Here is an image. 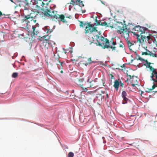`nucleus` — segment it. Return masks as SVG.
Here are the masks:
<instances>
[{"mask_svg": "<svg viewBox=\"0 0 157 157\" xmlns=\"http://www.w3.org/2000/svg\"><path fill=\"white\" fill-rule=\"evenodd\" d=\"M42 10L44 16L51 18L52 21L67 23L68 21L65 18H71L70 16L65 17L63 14H59L57 11L53 10L50 7L49 8L46 7L45 8H43Z\"/></svg>", "mask_w": 157, "mask_h": 157, "instance_id": "1", "label": "nucleus"}, {"mask_svg": "<svg viewBox=\"0 0 157 157\" xmlns=\"http://www.w3.org/2000/svg\"><path fill=\"white\" fill-rule=\"evenodd\" d=\"M95 39L93 37V41L91 43L96 44L97 45H98L104 48H110L112 51H115L116 47L115 46L116 44V41L114 42L112 39L110 41L107 38H105L102 36L96 35L94 36Z\"/></svg>", "mask_w": 157, "mask_h": 157, "instance_id": "2", "label": "nucleus"}, {"mask_svg": "<svg viewBox=\"0 0 157 157\" xmlns=\"http://www.w3.org/2000/svg\"><path fill=\"white\" fill-rule=\"evenodd\" d=\"M123 23L121 22H116L115 24V28L117 30V32L119 33L120 34L125 33L126 36H128V33L130 32V29L127 28L125 21H123Z\"/></svg>", "mask_w": 157, "mask_h": 157, "instance_id": "3", "label": "nucleus"}, {"mask_svg": "<svg viewBox=\"0 0 157 157\" xmlns=\"http://www.w3.org/2000/svg\"><path fill=\"white\" fill-rule=\"evenodd\" d=\"M16 18L17 20H15V23L19 24L21 28L29 29L28 25V23L29 22V20H27L25 17L20 15H17Z\"/></svg>", "mask_w": 157, "mask_h": 157, "instance_id": "4", "label": "nucleus"}, {"mask_svg": "<svg viewBox=\"0 0 157 157\" xmlns=\"http://www.w3.org/2000/svg\"><path fill=\"white\" fill-rule=\"evenodd\" d=\"M80 27L85 28V30L86 33H91L94 32H97L98 30H97V28L93 27L90 23H86V22L80 21L79 25Z\"/></svg>", "mask_w": 157, "mask_h": 157, "instance_id": "5", "label": "nucleus"}, {"mask_svg": "<svg viewBox=\"0 0 157 157\" xmlns=\"http://www.w3.org/2000/svg\"><path fill=\"white\" fill-rule=\"evenodd\" d=\"M145 28L143 27H141L139 25L135 26L134 28L132 29V33L137 36V42H138V38H141V36H143V34H145Z\"/></svg>", "mask_w": 157, "mask_h": 157, "instance_id": "6", "label": "nucleus"}, {"mask_svg": "<svg viewBox=\"0 0 157 157\" xmlns=\"http://www.w3.org/2000/svg\"><path fill=\"white\" fill-rule=\"evenodd\" d=\"M138 59L141 61L143 60L145 61L146 63L147 64V66H146V67L147 68H149L150 69V71L152 72L151 74V75L150 76L151 78L153 77H155V75L157 74V71H156L155 69L154 68L150 65L151 63L149 62L146 59L144 60L140 57Z\"/></svg>", "mask_w": 157, "mask_h": 157, "instance_id": "7", "label": "nucleus"}, {"mask_svg": "<svg viewBox=\"0 0 157 157\" xmlns=\"http://www.w3.org/2000/svg\"><path fill=\"white\" fill-rule=\"evenodd\" d=\"M23 15L27 20L29 19L33 18V15L35 14L34 12H33L30 8L23 10Z\"/></svg>", "mask_w": 157, "mask_h": 157, "instance_id": "8", "label": "nucleus"}, {"mask_svg": "<svg viewBox=\"0 0 157 157\" xmlns=\"http://www.w3.org/2000/svg\"><path fill=\"white\" fill-rule=\"evenodd\" d=\"M152 40V37L150 36H146L145 35L141 36V38H138V42L140 43H142L145 41L148 42L149 44L151 43V41Z\"/></svg>", "mask_w": 157, "mask_h": 157, "instance_id": "9", "label": "nucleus"}, {"mask_svg": "<svg viewBox=\"0 0 157 157\" xmlns=\"http://www.w3.org/2000/svg\"><path fill=\"white\" fill-rule=\"evenodd\" d=\"M86 83L89 84V86H87V88H92L95 89L98 87V86L97 85L94 80H90L89 77Z\"/></svg>", "mask_w": 157, "mask_h": 157, "instance_id": "10", "label": "nucleus"}, {"mask_svg": "<svg viewBox=\"0 0 157 157\" xmlns=\"http://www.w3.org/2000/svg\"><path fill=\"white\" fill-rule=\"evenodd\" d=\"M29 0H24L21 3L18 4L20 7L24 6V9H29L30 8V4L29 2Z\"/></svg>", "mask_w": 157, "mask_h": 157, "instance_id": "11", "label": "nucleus"}, {"mask_svg": "<svg viewBox=\"0 0 157 157\" xmlns=\"http://www.w3.org/2000/svg\"><path fill=\"white\" fill-rule=\"evenodd\" d=\"M70 4L73 6L78 5L80 7L84 6L83 2L81 0H71Z\"/></svg>", "mask_w": 157, "mask_h": 157, "instance_id": "12", "label": "nucleus"}, {"mask_svg": "<svg viewBox=\"0 0 157 157\" xmlns=\"http://www.w3.org/2000/svg\"><path fill=\"white\" fill-rule=\"evenodd\" d=\"M82 62L83 64L87 66L91 64L93 62L92 61L91 57L88 58L86 57H83Z\"/></svg>", "mask_w": 157, "mask_h": 157, "instance_id": "13", "label": "nucleus"}, {"mask_svg": "<svg viewBox=\"0 0 157 157\" xmlns=\"http://www.w3.org/2000/svg\"><path fill=\"white\" fill-rule=\"evenodd\" d=\"M97 18V17H96L94 23L92 25L93 27H94V26H97L98 25L104 26L107 25V23L106 22L104 21L102 22L101 21H98Z\"/></svg>", "mask_w": 157, "mask_h": 157, "instance_id": "14", "label": "nucleus"}, {"mask_svg": "<svg viewBox=\"0 0 157 157\" xmlns=\"http://www.w3.org/2000/svg\"><path fill=\"white\" fill-rule=\"evenodd\" d=\"M127 96V94L126 92L124 91H123L121 93V96L123 99V101L122 102L123 104L127 103V101L129 100V99L126 97Z\"/></svg>", "mask_w": 157, "mask_h": 157, "instance_id": "15", "label": "nucleus"}, {"mask_svg": "<svg viewBox=\"0 0 157 157\" xmlns=\"http://www.w3.org/2000/svg\"><path fill=\"white\" fill-rule=\"evenodd\" d=\"M41 44V46H43V48H45L48 49L50 46H51V41L46 42L43 41Z\"/></svg>", "mask_w": 157, "mask_h": 157, "instance_id": "16", "label": "nucleus"}, {"mask_svg": "<svg viewBox=\"0 0 157 157\" xmlns=\"http://www.w3.org/2000/svg\"><path fill=\"white\" fill-rule=\"evenodd\" d=\"M116 23L115 20H112L110 21L109 23H107V25H105L106 27H110L112 28H115V24Z\"/></svg>", "mask_w": 157, "mask_h": 157, "instance_id": "17", "label": "nucleus"}, {"mask_svg": "<svg viewBox=\"0 0 157 157\" xmlns=\"http://www.w3.org/2000/svg\"><path fill=\"white\" fill-rule=\"evenodd\" d=\"M130 77V80L131 82H133L134 83H138V78L137 77H135L133 76H131V75H128Z\"/></svg>", "mask_w": 157, "mask_h": 157, "instance_id": "18", "label": "nucleus"}, {"mask_svg": "<svg viewBox=\"0 0 157 157\" xmlns=\"http://www.w3.org/2000/svg\"><path fill=\"white\" fill-rule=\"evenodd\" d=\"M52 56V61L55 64H56L57 65L61 63L60 61L59 60L58 58H56L54 57L55 56V53L53 52Z\"/></svg>", "mask_w": 157, "mask_h": 157, "instance_id": "19", "label": "nucleus"}, {"mask_svg": "<svg viewBox=\"0 0 157 157\" xmlns=\"http://www.w3.org/2000/svg\"><path fill=\"white\" fill-rule=\"evenodd\" d=\"M120 82L117 80H116L114 82L113 86L114 87L116 90H118Z\"/></svg>", "mask_w": 157, "mask_h": 157, "instance_id": "20", "label": "nucleus"}, {"mask_svg": "<svg viewBox=\"0 0 157 157\" xmlns=\"http://www.w3.org/2000/svg\"><path fill=\"white\" fill-rule=\"evenodd\" d=\"M144 48H145V50L146 51V52H147L148 53H149L151 55H150V56H153V57H156V54H154L152 52H151L149 50L147 49V46H146V47H145Z\"/></svg>", "mask_w": 157, "mask_h": 157, "instance_id": "21", "label": "nucleus"}, {"mask_svg": "<svg viewBox=\"0 0 157 157\" xmlns=\"http://www.w3.org/2000/svg\"><path fill=\"white\" fill-rule=\"evenodd\" d=\"M50 38V36L48 35H45L44 36H43L42 38L43 40V41L48 42L50 41L49 40Z\"/></svg>", "mask_w": 157, "mask_h": 157, "instance_id": "22", "label": "nucleus"}, {"mask_svg": "<svg viewBox=\"0 0 157 157\" xmlns=\"http://www.w3.org/2000/svg\"><path fill=\"white\" fill-rule=\"evenodd\" d=\"M36 28V27L35 26H33L32 27V29H33V36L35 35H37L39 33L38 31H35V29Z\"/></svg>", "mask_w": 157, "mask_h": 157, "instance_id": "23", "label": "nucleus"}, {"mask_svg": "<svg viewBox=\"0 0 157 157\" xmlns=\"http://www.w3.org/2000/svg\"><path fill=\"white\" fill-rule=\"evenodd\" d=\"M44 31L47 33H51L53 31V30L52 29H50L49 28H48L47 27H45L44 28Z\"/></svg>", "mask_w": 157, "mask_h": 157, "instance_id": "24", "label": "nucleus"}, {"mask_svg": "<svg viewBox=\"0 0 157 157\" xmlns=\"http://www.w3.org/2000/svg\"><path fill=\"white\" fill-rule=\"evenodd\" d=\"M36 18L37 17L36 16L35 14H34L33 15V18H31V19H29V22H30V21H33L34 23H36Z\"/></svg>", "mask_w": 157, "mask_h": 157, "instance_id": "25", "label": "nucleus"}, {"mask_svg": "<svg viewBox=\"0 0 157 157\" xmlns=\"http://www.w3.org/2000/svg\"><path fill=\"white\" fill-rule=\"evenodd\" d=\"M83 78L80 79L78 80H77L76 82V83L77 85L80 86L79 84H82V82L83 81Z\"/></svg>", "mask_w": 157, "mask_h": 157, "instance_id": "26", "label": "nucleus"}, {"mask_svg": "<svg viewBox=\"0 0 157 157\" xmlns=\"http://www.w3.org/2000/svg\"><path fill=\"white\" fill-rule=\"evenodd\" d=\"M79 85H80V86L82 88V91L86 92L88 90L87 88H87L86 87H84L83 84L81 85V84H79Z\"/></svg>", "mask_w": 157, "mask_h": 157, "instance_id": "27", "label": "nucleus"}, {"mask_svg": "<svg viewBox=\"0 0 157 157\" xmlns=\"http://www.w3.org/2000/svg\"><path fill=\"white\" fill-rule=\"evenodd\" d=\"M120 43L119 44V47L120 48H123L124 47V45L123 43L122 42L121 40L119 39Z\"/></svg>", "mask_w": 157, "mask_h": 157, "instance_id": "28", "label": "nucleus"}, {"mask_svg": "<svg viewBox=\"0 0 157 157\" xmlns=\"http://www.w3.org/2000/svg\"><path fill=\"white\" fill-rule=\"evenodd\" d=\"M64 63L63 62H61L59 64V65H58V67L59 69H63V65H64Z\"/></svg>", "mask_w": 157, "mask_h": 157, "instance_id": "29", "label": "nucleus"}, {"mask_svg": "<svg viewBox=\"0 0 157 157\" xmlns=\"http://www.w3.org/2000/svg\"><path fill=\"white\" fill-rule=\"evenodd\" d=\"M18 73H17L14 72L12 74V77L13 78H16L18 76Z\"/></svg>", "mask_w": 157, "mask_h": 157, "instance_id": "30", "label": "nucleus"}, {"mask_svg": "<svg viewBox=\"0 0 157 157\" xmlns=\"http://www.w3.org/2000/svg\"><path fill=\"white\" fill-rule=\"evenodd\" d=\"M155 79L154 78V77H153L150 80L151 81L153 80L154 82H157V74L155 75Z\"/></svg>", "mask_w": 157, "mask_h": 157, "instance_id": "31", "label": "nucleus"}, {"mask_svg": "<svg viewBox=\"0 0 157 157\" xmlns=\"http://www.w3.org/2000/svg\"><path fill=\"white\" fill-rule=\"evenodd\" d=\"M68 157H73L74 154L72 152H70L68 153Z\"/></svg>", "mask_w": 157, "mask_h": 157, "instance_id": "32", "label": "nucleus"}, {"mask_svg": "<svg viewBox=\"0 0 157 157\" xmlns=\"http://www.w3.org/2000/svg\"><path fill=\"white\" fill-rule=\"evenodd\" d=\"M17 1H16L15 0H10V1L12 2L15 3V4H17V2H19V0H17Z\"/></svg>", "mask_w": 157, "mask_h": 157, "instance_id": "33", "label": "nucleus"}, {"mask_svg": "<svg viewBox=\"0 0 157 157\" xmlns=\"http://www.w3.org/2000/svg\"><path fill=\"white\" fill-rule=\"evenodd\" d=\"M142 55H151L149 53H147V52H142Z\"/></svg>", "mask_w": 157, "mask_h": 157, "instance_id": "34", "label": "nucleus"}, {"mask_svg": "<svg viewBox=\"0 0 157 157\" xmlns=\"http://www.w3.org/2000/svg\"><path fill=\"white\" fill-rule=\"evenodd\" d=\"M156 86V85L155 84L154 82H153V85L152 86L151 88L150 89V90H152L154 89Z\"/></svg>", "mask_w": 157, "mask_h": 157, "instance_id": "35", "label": "nucleus"}, {"mask_svg": "<svg viewBox=\"0 0 157 157\" xmlns=\"http://www.w3.org/2000/svg\"><path fill=\"white\" fill-rule=\"evenodd\" d=\"M109 76L110 78H111V79H114V78L113 75L111 74H109Z\"/></svg>", "mask_w": 157, "mask_h": 157, "instance_id": "36", "label": "nucleus"}, {"mask_svg": "<svg viewBox=\"0 0 157 157\" xmlns=\"http://www.w3.org/2000/svg\"><path fill=\"white\" fill-rule=\"evenodd\" d=\"M127 43L129 46H131V45H132V43H131L129 41H127Z\"/></svg>", "mask_w": 157, "mask_h": 157, "instance_id": "37", "label": "nucleus"}, {"mask_svg": "<svg viewBox=\"0 0 157 157\" xmlns=\"http://www.w3.org/2000/svg\"><path fill=\"white\" fill-rule=\"evenodd\" d=\"M132 83V86L134 87L136 85H137L138 84L136 83H134L133 82H131Z\"/></svg>", "mask_w": 157, "mask_h": 157, "instance_id": "38", "label": "nucleus"}, {"mask_svg": "<svg viewBox=\"0 0 157 157\" xmlns=\"http://www.w3.org/2000/svg\"><path fill=\"white\" fill-rule=\"evenodd\" d=\"M94 92L92 91H88L87 92V94H94Z\"/></svg>", "mask_w": 157, "mask_h": 157, "instance_id": "39", "label": "nucleus"}, {"mask_svg": "<svg viewBox=\"0 0 157 157\" xmlns=\"http://www.w3.org/2000/svg\"><path fill=\"white\" fill-rule=\"evenodd\" d=\"M16 17H12V18L13 20V21H14V22L15 20H17V18H16Z\"/></svg>", "mask_w": 157, "mask_h": 157, "instance_id": "40", "label": "nucleus"}, {"mask_svg": "<svg viewBox=\"0 0 157 157\" xmlns=\"http://www.w3.org/2000/svg\"><path fill=\"white\" fill-rule=\"evenodd\" d=\"M147 90H146L145 91L147 93H149L152 90H150V89H147Z\"/></svg>", "mask_w": 157, "mask_h": 157, "instance_id": "41", "label": "nucleus"}, {"mask_svg": "<svg viewBox=\"0 0 157 157\" xmlns=\"http://www.w3.org/2000/svg\"><path fill=\"white\" fill-rule=\"evenodd\" d=\"M154 125L157 127V121L154 122Z\"/></svg>", "mask_w": 157, "mask_h": 157, "instance_id": "42", "label": "nucleus"}, {"mask_svg": "<svg viewBox=\"0 0 157 157\" xmlns=\"http://www.w3.org/2000/svg\"><path fill=\"white\" fill-rule=\"evenodd\" d=\"M120 83H121L120 86H121L123 87V85H124V84L123 83H122L121 81H120Z\"/></svg>", "mask_w": 157, "mask_h": 157, "instance_id": "43", "label": "nucleus"}, {"mask_svg": "<svg viewBox=\"0 0 157 157\" xmlns=\"http://www.w3.org/2000/svg\"><path fill=\"white\" fill-rule=\"evenodd\" d=\"M155 119L156 121H157V114H156V116L155 117Z\"/></svg>", "mask_w": 157, "mask_h": 157, "instance_id": "44", "label": "nucleus"}, {"mask_svg": "<svg viewBox=\"0 0 157 157\" xmlns=\"http://www.w3.org/2000/svg\"><path fill=\"white\" fill-rule=\"evenodd\" d=\"M2 15V12L0 11V16H1Z\"/></svg>", "mask_w": 157, "mask_h": 157, "instance_id": "45", "label": "nucleus"}, {"mask_svg": "<svg viewBox=\"0 0 157 157\" xmlns=\"http://www.w3.org/2000/svg\"><path fill=\"white\" fill-rule=\"evenodd\" d=\"M86 87H87V86H89V84H87L86 83Z\"/></svg>", "mask_w": 157, "mask_h": 157, "instance_id": "46", "label": "nucleus"}, {"mask_svg": "<svg viewBox=\"0 0 157 157\" xmlns=\"http://www.w3.org/2000/svg\"><path fill=\"white\" fill-rule=\"evenodd\" d=\"M60 72L61 73H63V71L62 70Z\"/></svg>", "mask_w": 157, "mask_h": 157, "instance_id": "47", "label": "nucleus"}, {"mask_svg": "<svg viewBox=\"0 0 157 157\" xmlns=\"http://www.w3.org/2000/svg\"><path fill=\"white\" fill-rule=\"evenodd\" d=\"M106 96H107V98H109V96H108V94H106Z\"/></svg>", "mask_w": 157, "mask_h": 157, "instance_id": "48", "label": "nucleus"}, {"mask_svg": "<svg viewBox=\"0 0 157 157\" xmlns=\"http://www.w3.org/2000/svg\"><path fill=\"white\" fill-rule=\"evenodd\" d=\"M42 4L44 5H43V6H44V5H45V4H44V3H43V2H42Z\"/></svg>", "mask_w": 157, "mask_h": 157, "instance_id": "49", "label": "nucleus"}, {"mask_svg": "<svg viewBox=\"0 0 157 157\" xmlns=\"http://www.w3.org/2000/svg\"><path fill=\"white\" fill-rule=\"evenodd\" d=\"M124 67V64H123L122 66H121V67Z\"/></svg>", "mask_w": 157, "mask_h": 157, "instance_id": "50", "label": "nucleus"}, {"mask_svg": "<svg viewBox=\"0 0 157 157\" xmlns=\"http://www.w3.org/2000/svg\"><path fill=\"white\" fill-rule=\"evenodd\" d=\"M57 47L56 48V50H57Z\"/></svg>", "mask_w": 157, "mask_h": 157, "instance_id": "51", "label": "nucleus"}, {"mask_svg": "<svg viewBox=\"0 0 157 157\" xmlns=\"http://www.w3.org/2000/svg\"><path fill=\"white\" fill-rule=\"evenodd\" d=\"M157 92V90L156 91L154 92Z\"/></svg>", "mask_w": 157, "mask_h": 157, "instance_id": "52", "label": "nucleus"}, {"mask_svg": "<svg viewBox=\"0 0 157 157\" xmlns=\"http://www.w3.org/2000/svg\"><path fill=\"white\" fill-rule=\"evenodd\" d=\"M54 44H55V43H54Z\"/></svg>", "mask_w": 157, "mask_h": 157, "instance_id": "53", "label": "nucleus"}, {"mask_svg": "<svg viewBox=\"0 0 157 157\" xmlns=\"http://www.w3.org/2000/svg\"><path fill=\"white\" fill-rule=\"evenodd\" d=\"M38 13H39V12H37Z\"/></svg>", "mask_w": 157, "mask_h": 157, "instance_id": "54", "label": "nucleus"}, {"mask_svg": "<svg viewBox=\"0 0 157 157\" xmlns=\"http://www.w3.org/2000/svg\"><path fill=\"white\" fill-rule=\"evenodd\" d=\"M156 46H157V45H156Z\"/></svg>", "mask_w": 157, "mask_h": 157, "instance_id": "55", "label": "nucleus"}]
</instances>
